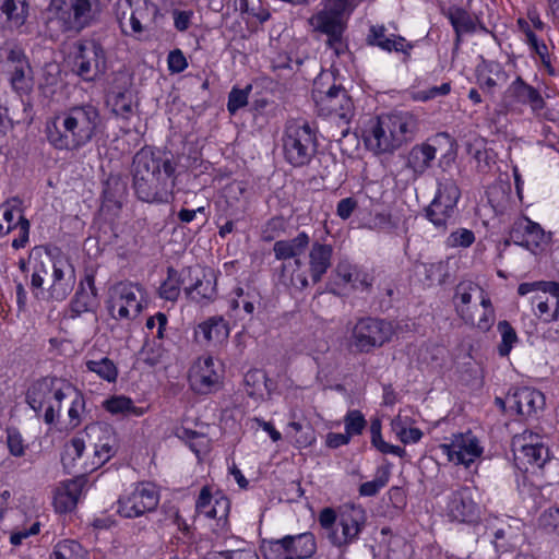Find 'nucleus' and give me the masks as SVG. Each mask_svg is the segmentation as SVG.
<instances>
[{
    "label": "nucleus",
    "mask_w": 559,
    "mask_h": 559,
    "mask_svg": "<svg viewBox=\"0 0 559 559\" xmlns=\"http://www.w3.org/2000/svg\"><path fill=\"white\" fill-rule=\"evenodd\" d=\"M175 167L169 158L150 147L141 148L133 157L132 177L136 197L148 203L168 202L174 183Z\"/></svg>",
    "instance_id": "f257e3e1"
},
{
    "label": "nucleus",
    "mask_w": 559,
    "mask_h": 559,
    "mask_svg": "<svg viewBox=\"0 0 559 559\" xmlns=\"http://www.w3.org/2000/svg\"><path fill=\"white\" fill-rule=\"evenodd\" d=\"M99 123L100 115L95 106H74L47 123V139L57 150L76 151L92 141Z\"/></svg>",
    "instance_id": "f03ea898"
},
{
    "label": "nucleus",
    "mask_w": 559,
    "mask_h": 559,
    "mask_svg": "<svg viewBox=\"0 0 559 559\" xmlns=\"http://www.w3.org/2000/svg\"><path fill=\"white\" fill-rule=\"evenodd\" d=\"M117 440L110 427L104 424L88 425L84 432L72 438L64 447V466H79L84 472H94L116 453Z\"/></svg>",
    "instance_id": "7ed1b4c3"
},
{
    "label": "nucleus",
    "mask_w": 559,
    "mask_h": 559,
    "mask_svg": "<svg viewBox=\"0 0 559 559\" xmlns=\"http://www.w3.org/2000/svg\"><path fill=\"white\" fill-rule=\"evenodd\" d=\"M453 304L456 314L466 323L487 332L496 321L488 294L472 281H462L455 287Z\"/></svg>",
    "instance_id": "20e7f679"
},
{
    "label": "nucleus",
    "mask_w": 559,
    "mask_h": 559,
    "mask_svg": "<svg viewBox=\"0 0 559 559\" xmlns=\"http://www.w3.org/2000/svg\"><path fill=\"white\" fill-rule=\"evenodd\" d=\"M309 246L310 237L305 231H300L292 239L275 241L273 245V252L276 260H293L284 262L282 265L280 280L285 286L304 289L309 285L307 271L301 260V255Z\"/></svg>",
    "instance_id": "39448f33"
},
{
    "label": "nucleus",
    "mask_w": 559,
    "mask_h": 559,
    "mask_svg": "<svg viewBox=\"0 0 559 559\" xmlns=\"http://www.w3.org/2000/svg\"><path fill=\"white\" fill-rule=\"evenodd\" d=\"M68 384L63 380L51 377L37 379L27 388L25 401L37 414L44 411V421L52 425L59 418Z\"/></svg>",
    "instance_id": "423d86ee"
},
{
    "label": "nucleus",
    "mask_w": 559,
    "mask_h": 559,
    "mask_svg": "<svg viewBox=\"0 0 559 559\" xmlns=\"http://www.w3.org/2000/svg\"><path fill=\"white\" fill-rule=\"evenodd\" d=\"M68 63L83 81L94 82L106 71V52L94 39H79L70 47Z\"/></svg>",
    "instance_id": "0eeeda50"
},
{
    "label": "nucleus",
    "mask_w": 559,
    "mask_h": 559,
    "mask_svg": "<svg viewBox=\"0 0 559 559\" xmlns=\"http://www.w3.org/2000/svg\"><path fill=\"white\" fill-rule=\"evenodd\" d=\"M284 157L294 167L308 165L317 153V134L306 122L290 121L282 138Z\"/></svg>",
    "instance_id": "6e6552de"
},
{
    "label": "nucleus",
    "mask_w": 559,
    "mask_h": 559,
    "mask_svg": "<svg viewBox=\"0 0 559 559\" xmlns=\"http://www.w3.org/2000/svg\"><path fill=\"white\" fill-rule=\"evenodd\" d=\"M524 438L512 439V452L519 468L537 472L547 484L559 481V460L551 457L549 449L544 444H526Z\"/></svg>",
    "instance_id": "1a4fd4ad"
},
{
    "label": "nucleus",
    "mask_w": 559,
    "mask_h": 559,
    "mask_svg": "<svg viewBox=\"0 0 559 559\" xmlns=\"http://www.w3.org/2000/svg\"><path fill=\"white\" fill-rule=\"evenodd\" d=\"M394 334L391 322L377 318H361L354 324L348 347L356 353H370L390 342Z\"/></svg>",
    "instance_id": "9d476101"
},
{
    "label": "nucleus",
    "mask_w": 559,
    "mask_h": 559,
    "mask_svg": "<svg viewBox=\"0 0 559 559\" xmlns=\"http://www.w3.org/2000/svg\"><path fill=\"white\" fill-rule=\"evenodd\" d=\"M461 191L454 179L442 177L438 181L435 199L426 210L427 218L439 229L444 230L454 221Z\"/></svg>",
    "instance_id": "9b49d317"
},
{
    "label": "nucleus",
    "mask_w": 559,
    "mask_h": 559,
    "mask_svg": "<svg viewBox=\"0 0 559 559\" xmlns=\"http://www.w3.org/2000/svg\"><path fill=\"white\" fill-rule=\"evenodd\" d=\"M95 0H50L47 13L63 31L80 32L91 24Z\"/></svg>",
    "instance_id": "f8f14e48"
},
{
    "label": "nucleus",
    "mask_w": 559,
    "mask_h": 559,
    "mask_svg": "<svg viewBox=\"0 0 559 559\" xmlns=\"http://www.w3.org/2000/svg\"><path fill=\"white\" fill-rule=\"evenodd\" d=\"M145 292L139 284L121 282L110 290L109 312L112 318L119 320H132L143 309Z\"/></svg>",
    "instance_id": "ddd939ff"
},
{
    "label": "nucleus",
    "mask_w": 559,
    "mask_h": 559,
    "mask_svg": "<svg viewBox=\"0 0 559 559\" xmlns=\"http://www.w3.org/2000/svg\"><path fill=\"white\" fill-rule=\"evenodd\" d=\"M158 502L156 487L151 483H139L119 498L117 512L127 519L139 518L154 511Z\"/></svg>",
    "instance_id": "4468645a"
},
{
    "label": "nucleus",
    "mask_w": 559,
    "mask_h": 559,
    "mask_svg": "<svg viewBox=\"0 0 559 559\" xmlns=\"http://www.w3.org/2000/svg\"><path fill=\"white\" fill-rule=\"evenodd\" d=\"M313 95L321 116L332 118L341 124H347L354 117V103L344 87L333 85L326 92H314Z\"/></svg>",
    "instance_id": "2eb2a0df"
},
{
    "label": "nucleus",
    "mask_w": 559,
    "mask_h": 559,
    "mask_svg": "<svg viewBox=\"0 0 559 559\" xmlns=\"http://www.w3.org/2000/svg\"><path fill=\"white\" fill-rule=\"evenodd\" d=\"M366 523V512L361 507L344 504L338 510L336 528L329 533L331 543L337 547L354 542Z\"/></svg>",
    "instance_id": "dca6fc26"
},
{
    "label": "nucleus",
    "mask_w": 559,
    "mask_h": 559,
    "mask_svg": "<svg viewBox=\"0 0 559 559\" xmlns=\"http://www.w3.org/2000/svg\"><path fill=\"white\" fill-rule=\"evenodd\" d=\"M439 448L450 462L465 467H469L483 454L478 439L471 431L453 435L449 443H442Z\"/></svg>",
    "instance_id": "f3484780"
},
{
    "label": "nucleus",
    "mask_w": 559,
    "mask_h": 559,
    "mask_svg": "<svg viewBox=\"0 0 559 559\" xmlns=\"http://www.w3.org/2000/svg\"><path fill=\"white\" fill-rule=\"evenodd\" d=\"M7 71L10 75V84L14 92L20 95H25L32 91V69L24 51L20 47L14 46L8 50Z\"/></svg>",
    "instance_id": "a211bd4d"
},
{
    "label": "nucleus",
    "mask_w": 559,
    "mask_h": 559,
    "mask_svg": "<svg viewBox=\"0 0 559 559\" xmlns=\"http://www.w3.org/2000/svg\"><path fill=\"white\" fill-rule=\"evenodd\" d=\"M50 296L56 300H64L75 285V270L70 259L60 252L53 255Z\"/></svg>",
    "instance_id": "6ab92c4d"
},
{
    "label": "nucleus",
    "mask_w": 559,
    "mask_h": 559,
    "mask_svg": "<svg viewBox=\"0 0 559 559\" xmlns=\"http://www.w3.org/2000/svg\"><path fill=\"white\" fill-rule=\"evenodd\" d=\"M189 382L199 394H209L219 386L221 374L211 356L200 357L193 362L189 370Z\"/></svg>",
    "instance_id": "aec40b11"
},
{
    "label": "nucleus",
    "mask_w": 559,
    "mask_h": 559,
    "mask_svg": "<svg viewBox=\"0 0 559 559\" xmlns=\"http://www.w3.org/2000/svg\"><path fill=\"white\" fill-rule=\"evenodd\" d=\"M448 516L460 523H474L479 518L478 504L473 499V491L464 486L454 490L447 506Z\"/></svg>",
    "instance_id": "412c9836"
},
{
    "label": "nucleus",
    "mask_w": 559,
    "mask_h": 559,
    "mask_svg": "<svg viewBox=\"0 0 559 559\" xmlns=\"http://www.w3.org/2000/svg\"><path fill=\"white\" fill-rule=\"evenodd\" d=\"M510 409H514L523 418H532L538 415L545 406V396L542 392L532 388H519L507 396Z\"/></svg>",
    "instance_id": "4be33fe9"
},
{
    "label": "nucleus",
    "mask_w": 559,
    "mask_h": 559,
    "mask_svg": "<svg viewBox=\"0 0 559 559\" xmlns=\"http://www.w3.org/2000/svg\"><path fill=\"white\" fill-rule=\"evenodd\" d=\"M364 138L366 146L376 154L391 153L400 147L395 139H392V131L384 115L370 122Z\"/></svg>",
    "instance_id": "5701e85b"
},
{
    "label": "nucleus",
    "mask_w": 559,
    "mask_h": 559,
    "mask_svg": "<svg viewBox=\"0 0 559 559\" xmlns=\"http://www.w3.org/2000/svg\"><path fill=\"white\" fill-rule=\"evenodd\" d=\"M510 239L533 253H536L547 241L543 228L526 217L520 218L513 224Z\"/></svg>",
    "instance_id": "b1692460"
},
{
    "label": "nucleus",
    "mask_w": 559,
    "mask_h": 559,
    "mask_svg": "<svg viewBox=\"0 0 559 559\" xmlns=\"http://www.w3.org/2000/svg\"><path fill=\"white\" fill-rule=\"evenodd\" d=\"M195 510L199 514L217 520V525L224 528L230 510V502L225 496L212 497L207 487H203L195 502Z\"/></svg>",
    "instance_id": "393cba45"
},
{
    "label": "nucleus",
    "mask_w": 559,
    "mask_h": 559,
    "mask_svg": "<svg viewBox=\"0 0 559 559\" xmlns=\"http://www.w3.org/2000/svg\"><path fill=\"white\" fill-rule=\"evenodd\" d=\"M108 104L112 112L122 118H129L133 109V93L131 80L127 74H119L108 95Z\"/></svg>",
    "instance_id": "a878e982"
},
{
    "label": "nucleus",
    "mask_w": 559,
    "mask_h": 559,
    "mask_svg": "<svg viewBox=\"0 0 559 559\" xmlns=\"http://www.w3.org/2000/svg\"><path fill=\"white\" fill-rule=\"evenodd\" d=\"M228 322L222 316H213L202 321L194 329V337L206 346H219L229 336Z\"/></svg>",
    "instance_id": "bb28decb"
},
{
    "label": "nucleus",
    "mask_w": 559,
    "mask_h": 559,
    "mask_svg": "<svg viewBox=\"0 0 559 559\" xmlns=\"http://www.w3.org/2000/svg\"><path fill=\"white\" fill-rule=\"evenodd\" d=\"M316 31L328 35V45L336 56L346 51L342 35L345 29V20L328 17L324 14H314L309 20Z\"/></svg>",
    "instance_id": "cd10ccee"
},
{
    "label": "nucleus",
    "mask_w": 559,
    "mask_h": 559,
    "mask_svg": "<svg viewBox=\"0 0 559 559\" xmlns=\"http://www.w3.org/2000/svg\"><path fill=\"white\" fill-rule=\"evenodd\" d=\"M333 247L320 241L312 242L308 252L307 276L313 284L319 283L332 265Z\"/></svg>",
    "instance_id": "c85d7f7f"
},
{
    "label": "nucleus",
    "mask_w": 559,
    "mask_h": 559,
    "mask_svg": "<svg viewBox=\"0 0 559 559\" xmlns=\"http://www.w3.org/2000/svg\"><path fill=\"white\" fill-rule=\"evenodd\" d=\"M369 45L377 46L380 49L391 52H402L409 56L413 45L408 43L403 36L395 34H386V28L383 25H372L367 36Z\"/></svg>",
    "instance_id": "c756f323"
},
{
    "label": "nucleus",
    "mask_w": 559,
    "mask_h": 559,
    "mask_svg": "<svg viewBox=\"0 0 559 559\" xmlns=\"http://www.w3.org/2000/svg\"><path fill=\"white\" fill-rule=\"evenodd\" d=\"M186 294L194 301L210 300L215 295V285L211 277L206 276L201 270L187 267Z\"/></svg>",
    "instance_id": "7c9ffc66"
},
{
    "label": "nucleus",
    "mask_w": 559,
    "mask_h": 559,
    "mask_svg": "<svg viewBox=\"0 0 559 559\" xmlns=\"http://www.w3.org/2000/svg\"><path fill=\"white\" fill-rule=\"evenodd\" d=\"M85 484L86 481L83 477H78L64 481L60 487H58L53 498L56 510L60 513H67L74 510L84 492Z\"/></svg>",
    "instance_id": "2f4dec72"
},
{
    "label": "nucleus",
    "mask_w": 559,
    "mask_h": 559,
    "mask_svg": "<svg viewBox=\"0 0 559 559\" xmlns=\"http://www.w3.org/2000/svg\"><path fill=\"white\" fill-rule=\"evenodd\" d=\"M384 116L392 131V139H395L400 147L414 138L417 119L412 112L396 111Z\"/></svg>",
    "instance_id": "473e14b6"
},
{
    "label": "nucleus",
    "mask_w": 559,
    "mask_h": 559,
    "mask_svg": "<svg viewBox=\"0 0 559 559\" xmlns=\"http://www.w3.org/2000/svg\"><path fill=\"white\" fill-rule=\"evenodd\" d=\"M506 93L507 97L512 98L515 103L530 105L536 115H539V111L545 107V100L539 92L526 84L520 76L510 84Z\"/></svg>",
    "instance_id": "72a5a7b5"
},
{
    "label": "nucleus",
    "mask_w": 559,
    "mask_h": 559,
    "mask_svg": "<svg viewBox=\"0 0 559 559\" xmlns=\"http://www.w3.org/2000/svg\"><path fill=\"white\" fill-rule=\"evenodd\" d=\"M27 0H0V20L10 28H20L28 17Z\"/></svg>",
    "instance_id": "f704fd0d"
},
{
    "label": "nucleus",
    "mask_w": 559,
    "mask_h": 559,
    "mask_svg": "<svg viewBox=\"0 0 559 559\" xmlns=\"http://www.w3.org/2000/svg\"><path fill=\"white\" fill-rule=\"evenodd\" d=\"M95 277L93 274H86L71 302V311L75 316L90 311L95 304Z\"/></svg>",
    "instance_id": "c9c22d12"
},
{
    "label": "nucleus",
    "mask_w": 559,
    "mask_h": 559,
    "mask_svg": "<svg viewBox=\"0 0 559 559\" xmlns=\"http://www.w3.org/2000/svg\"><path fill=\"white\" fill-rule=\"evenodd\" d=\"M436 154L437 148L428 143L415 145L408 153L407 167L420 176L431 166Z\"/></svg>",
    "instance_id": "e433bc0d"
},
{
    "label": "nucleus",
    "mask_w": 559,
    "mask_h": 559,
    "mask_svg": "<svg viewBox=\"0 0 559 559\" xmlns=\"http://www.w3.org/2000/svg\"><path fill=\"white\" fill-rule=\"evenodd\" d=\"M285 543L288 546L289 559L309 558L316 551V540L311 533L285 536Z\"/></svg>",
    "instance_id": "4c0bfd02"
},
{
    "label": "nucleus",
    "mask_w": 559,
    "mask_h": 559,
    "mask_svg": "<svg viewBox=\"0 0 559 559\" xmlns=\"http://www.w3.org/2000/svg\"><path fill=\"white\" fill-rule=\"evenodd\" d=\"M243 381L247 394L253 399H262L264 392L270 394L274 389L273 383L267 379L265 372L260 369L249 370L245 374Z\"/></svg>",
    "instance_id": "58836bf2"
},
{
    "label": "nucleus",
    "mask_w": 559,
    "mask_h": 559,
    "mask_svg": "<svg viewBox=\"0 0 559 559\" xmlns=\"http://www.w3.org/2000/svg\"><path fill=\"white\" fill-rule=\"evenodd\" d=\"M187 285V273L182 270L178 273L175 269L168 267L167 277L159 286L160 298L168 301H176L180 296L181 286Z\"/></svg>",
    "instance_id": "ea45409f"
},
{
    "label": "nucleus",
    "mask_w": 559,
    "mask_h": 559,
    "mask_svg": "<svg viewBox=\"0 0 559 559\" xmlns=\"http://www.w3.org/2000/svg\"><path fill=\"white\" fill-rule=\"evenodd\" d=\"M64 400H70L71 404L68 409V426L71 429H74L81 424L82 417L85 413V400L83 394L70 383L66 388Z\"/></svg>",
    "instance_id": "a19ab883"
},
{
    "label": "nucleus",
    "mask_w": 559,
    "mask_h": 559,
    "mask_svg": "<svg viewBox=\"0 0 559 559\" xmlns=\"http://www.w3.org/2000/svg\"><path fill=\"white\" fill-rule=\"evenodd\" d=\"M337 276L354 288H368L371 284L367 272L347 262H341L337 265Z\"/></svg>",
    "instance_id": "79ce46f5"
},
{
    "label": "nucleus",
    "mask_w": 559,
    "mask_h": 559,
    "mask_svg": "<svg viewBox=\"0 0 559 559\" xmlns=\"http://www.w3.org/2000/svg\"><path fill=\"white\" fill-rule=\"evenodd\" d=\"M234 293L236 298L230 301L233 310L242 307L246 313L253 314L255 308L261 306V296L255 289L245 290L241 287H237Z\"/></svg>",
    "instance_id": "37998d69"
},
{
    "label": "nucleus",
    "mask_w": 559,
    "mask_h": 559,
    "mask_svg": "<svg viewBox=\"0 0 559 559\" xmlns=\"http://www.w3.org/2000/svg\"><path fill=\"white\" fill-rule=\"evenodd\" d=\"M235 10L246 14L248 19H254L260 23L269 20L270 12L262 5L261 0H231Z\"/></svg>",
    "instance_id": "c03bdc74"
},
{
    "label": "nucleus",
    "mask_w": 559,
    "mask_h": 559,
    "mask_svg": "<svg viewBox=\"0 0 559 559\" xmlns=\"http://www.w3.org/2000/svg\"><path fill=\"white\" fill-rule=\"evenodd\" d=\"M358 0H324V7L317 14L345 20L356 8Z\"/></svg>",
    "instance_id": "a18cd8bd"
},
{
    "label": "nucleus",
    "mask_w": 559,
    "mask_h": 559,
    "mask_svg": "<svg viewBox=\"0 0 559 559\" xmlns=\"http://www.w3.org/2000/svg\"><path fill=\"white\" fill-rule=\"evenodd\" d=\"M448 17L455 29L457 40L460 36L465 33H472L475 31V23L471 15L463 9L453 8L448 12Z\"/></svg>",
    "instance_id": "49530a36"
},
{
    "label": "nucleus",
    "mask_w": 559,
    "mask_h": 559,
    "mask_svg": "<svg viewBox=\"0 0 559 559\" xmlns=\"http://www.w3.org/2000/svg\"><path fill=\"white\" fill-rule=\"evenodd\" d=\"M33 260V273L31 285L35 289L43 287L45 277L48 272L52 269L53 255L45 254L43 258H32Z\"/></svg>",
    "instance_id": "de8ad7c7"
},
{
    "label": "nucleus",
    "mask_w": 559,
    "mask_h": 559,
    "mask_svg": "<svg viewBox=\"0 0 559 559\" xmlns=\"http://www.w3.org/2000/svg\"><path fill=\"white\" fill-rule=\"evenodd\" d=\"M485 69L487 70L488 73L486 74L481 72L478 76L481 88H486L487 91L490 92L496 86L507 81V74L499 63H489L486 66Z\"/></svg>",
    "instance_id": "09e8293b"
},
{
    "label": "nucleus",
    "mask_w": 559,
    "mask_h": 559,
    "mask_svg": "<svg viewBox=\"0 0 559 559\" xmlns=\"http://www.w3.org/2000/svg\"><path fill=\"white\" fill-rule=\"evenodd\" d=\"M164 352L162 340L154 337L153 340H148L144 343L139 356L144 364L153 367L160 362Z\"/></svg>",
    "instance_id": "8fccbe9b"
},
{
    "label": "nucleus",
    "mask_w": 559,
    "mask_h": 559,
    "mask_svg": "<svg viewBox=\"0 0 559 559\" xmlns=\"http://www.w3.org/2000/svg\"><path fill=\"white\" fill-rule=\"evenodd\" d=\"M86 368L88 371L95 372L102 379L114 382L117 379L118 370L115 364L108 358H102L99 360H87Z\"/></svg>",
    "instance_id": "3c124183"
},
{
    "label": "nucleus",
    "mask_w": 559,
    "mask_h": 559,
    "mask_svg": "<svg viewBox=\"0 0 559 559\" xmlns=\"http://www.w3.org/2000/svg\"><path fill=\"white\" fill-rule=\"evenodd\" d=\"M104 407L106 411L114 415H129L134 414L140 416L142 413L138 412L136 407L133 405L131 399L126 396H114L104 402Z\"/></svg>",
    "instance_id": "603ef678"
},
{
    "label": "nucleus",
    "mask_w": 559,
    "mask_h": 559,
    "mask_svg": "<svg viewBox=\"0 0 559 559\" xmlns=\"http://www.w3.org/2000/svg\"><path fill=\"white\" fill-rule=\"evenodd\" d=\"M55 559H86L81 545L75 540L64 539L55 546Z\"/></svg>",
    "instance_id": "864d4df0"
},
{
    "label": "nucleus",
    "mask_w": 559,
    "mask_h": 559,
    "mask_svg": "<svg viewBox=\"0 0 559 559\" xmlns=\"http://www.w3.org/2000/svg\"><path fill=\"white\" fill-rule=\"evenodd\" d=\"M390 479V469L388 467H382L377 471L376 478L371 481H366L360 485L359 493L366 497H372L378 493V491L386 486Z\"/></svg>",
    "instance_id": "5fc2aeb1"
},
{
    "label": "nucleus",
    "mask_w": 559,
    "mask_h": 559,
    "mask_svg": "<svg viewBox=\"0 0 559 559\" xmlns=\"http://www.w3.org/2000/svg\"><path fill=\"white\" fill-rule=\"evenodd\" d=\"M498 331L501 334V343L498 346L499 355L506 357L510 354L513 345L518 342V336L514 329L508 321H500L498 323Z\"/></svg>",
    "instance_id": "6e6d98bb"
},
{
    "label": "nucleus",
    "mask_w": 559,
    "mask_h": 559,
    "mask_svg": "<svg viewBox=\"0 0 559 559\" xmlns=\"http://www.w3.org/2000/svg\"><path fill=\"white\" fill-rule=\"evenodd\" d=\"M245 193V188L240 182H231L224 189V197L229 206L234 207L235 212H243L246 210V202L241 199Z\"/></svg>",
    "instance_id": "4d7b16f0"
},
{
    "label": "nucleus",
    "mask_w": 559,
    "mask_h": 559,
    "mask_svg": "<svg viewBox=\"0 0 559 559\" xmlns=\"http://www.w3.org/2000/svg\"><path fill=\"white\" fill-rule=\"evenodd\" d=\"M19 214H22V212L15 206L8 203L0 205V237L14 228Z\"/></svg>",
    "instance_id": "13d9d810"
},
{
    "label": "nucleus",
    "mask_w": 559,
    "mask_h": 559,
    "mask_svg": "<svg viewBox=\"0 0 559 559\" xmlns=\"http://www.w3.org/2000/svg\"><path fill=\"white\" fill-rule=\"evenodd\" d=\"M345 432L352 438L361 435L367 426L362 413L358 409L348 411L344 417Z\"/></svg>",
    "instance_id": "bf43d9fd"
},
{
    "label": "nucleus",
    "mask_w": 559,
    "mask_h": 559,
    "mask_svg": "<svg viewBox=\"0 0 559 559\" xmlns=\"http://www.w3.org/2000/svg\"><path fill=\"white\" fill-rule=\"evenodd\" d=\"M251 90V85H247L245 88H231V91L228 94L227 103V109L230 112V115H235L240 108L247 106Z\"/></svg>",
    "instance_id": "052dcab7"
},
{
    "label": "nucleus",
    "mask_w": 559,
    "mask_h": 559,
    "mask_svg": "<svg viewBox=\"0 0 559 559\" xmlns=\"http://www.w3.org/2000/svg\"><path fill=\"white\" fill-rule=\"evenodd\" d=\"M538 525L548 534L559 535V508L551 507L538 518Z\"/></svg>",
    "instance_id": "680f3d73"
},
{
    "label": "nucleus",
    "mask_w": 559,
    "mask_h": 559,
    "mask_svg": "<svg viewBox=\"0 0 559 559\" xmlns=\"http://www.w3.org/2000/svg\"><path fill=\"white\" fill-rule=\"evenodd\" d=\"M535 307L537 309V316L542 318L544 321H550L556 319L557 311L559 308V301L546 297L543 299L542 297H537L534 300Z\"/></svg>",
    "instance_id": "e2e57ef3"
},
{
    "label": "nucleus",
    "mask_w": 559,
    "mask_h": 559,
    "mask_svg": "<svg viewBox=\"0 0 559 559\" xmlns=\"http://www.w3.org/2000/svg\"><path fill=\"white\" fill-rule=\"evenodd\" d=\"M287 547L285 537L282 539L270 540L264 547L265 557L267 559H289Z\"/></svg>",
    "instance_id": "0e129e2a"
},
{
    "label": "nucleus",
    "mask_w": 559,
    "mask_h": 559,
    "mask_svg": "<svg viewBox=\"0 0 559 559\" xmlns=\"http://www.w3.org/2000/svg\"><path fill=\"white\" fill-rule=\"evenodd\" d=\"M475 240L474 233L466 228H460L450 234L448 245L450 247H469Z\"/></svg>",
    "instance_id": "69168bd1"
},
{
    "label": "nucleus",
    "mask_w": 559,
    "mask_h": 559,
    "mask_svg": "<svg viewBox=\"0 0 559 559\" xmlns=\"http://www.w3.org/2000/svg\"><path fill=\"white\" fill-rule=\"evenodd\" d=\"M14 228L19 229V237L13 239L12 247L15 249L24 248L28 241L29 222L22 214H19Z\"/></svg>",
    "instance_id": "338daca9"
},
{
    "label": "nucleus",
    "mask_w": 559,
    "mask_h": 559,
    "mask_svg": "<svg viewBox=\"0 0 559 559\" xmlns=\"http://www.w3.org/2000/svg\"><path fill=\"white\" fill-rule=\"evenodd\" d=\"M145 11L146 9L138 8L129 13L127 22L129 29L128 35L138 37L143 32L144 27L142 25V20L144 19Z\"/></svg>",
    "instance_id": "774afa93"
}]
</instances>
